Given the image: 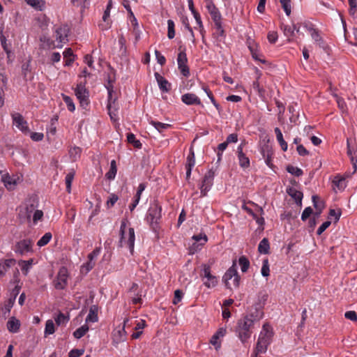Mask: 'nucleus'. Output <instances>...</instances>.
Wrapping results in <instances>:
<instances>
[{"instance_id":"nucleus-1","label":"nucleus","mask_w":357,"mask_h":357,"mask_svg":"<svg viewBox=\"0 0 357 357\" xmlns=\"http://www.w3.org/2000/svg\"><path fill=\"white\" fill-rule=\"evenodd\" d=\"M255 324L248 317H243L237 321L235 333L242 343H245L250 338Z\"/></svg>"},{"instance_id":"nucleus-2","label":"nucleus","mask_w":357,"mask_h":357,"mask_svg":"<svg viewBox=\"0 0 357 357\" xmlns=\"http://www.w3.org/2000/svg\"><path fill=\"white\" fill-rule=\"evenodd\" d=\"M273 335V333L271 326L267 323L264 324L257 342L255 348L256 356L259 354H264L266 351L268 346L272 341Z\"/></svg>"},{"instance_id":"nucleus-3","label":"nucleus","mask_w":357,"mask_h":357,"mask_svg":"<svg viewBox=\"0 0 357 357\" xmlns=\"http://www.w3.org/2000/svg\"><path fill=\"white\" fill-rule=\"evenodd\" d=\"M162 207L158 200H154L150 205L146 216V220L155 231L158 229L159 221L162 218Z\"/></svg>"},{"instance_id":"nucleus-4","label":"nucleus","mask_w":357,"mask_h":357,"mask_svg":"<svg viewBox=\"0 0 357 357\" xmlns=\"http://www.w3.org/2000/svg\"><path fill=\"white\" fill-rule=\"evenodd\" d=\"M241 278L237 272L236 261H233L232 266L226 271L222 277V281L226 288L231 289L232 286L238 287Z\"/></svg>"},{"instance_id":"nucleus-5","label":"nucleus","mask_w":357,"mask_h":357,"mask_svg":"<svg viewBox=\"0 0 357 357\" xmlns=\"http://www.w3.org/2000/svg\"><path fill=\"white\" fill-rule=\"evenodd\" d=\"M75 93L79 100L81 107L85 108L89 103V92L85 87V82L77 84Z\"/></svg>"},{"instance_id":"nucleus-6","label":"nucleus","mask_w":357,"mask_h":357,"mask_svg":"<svg viewBox=\"0 0 357 357\" xmlns=\"http://www.w3.org/2000/svg\"><path fill=\"white\" fill-rule=\"evenodd\" d=\"M215 176V170L213 169H209L204 176L202 185L200 187L201 196L205 197L206 193L213 185V179Z\"/></svg>"},{"instance_id":"nucleus-7","label":"nucleus","mask_w":357,"mask_h":357,"mask_svg":"<svg viewBox=\"0 0 357 357\" xmlns=\"http://www.w3.org/2000/svg\"><path fill=\"white\" fill-rule=\"evenodd\" d=\"M13 250L15 253L23 255L32 250V241L31 239H23L16 243Z\"/></svg>"},{"instance_id":"nucleus-8","label":"nucleus","mask_w":357,"mask_h":357,"mask_svg":"<svg viewBox=\"0 0 357 357\" xmlns=\"http://www.w3.org/2000/svg\"><path fill=\"white\" fill-rule=\"evenodd\" d=\"M188 59L185 51H181L178 53L177 57L178 68L181 73L188 77L190 75V69L187 65Z\"/></svg>"},{"instance_id":"nucleus-9","label":"nucleus","mask_w":357,"mask_h":357,"mask_svg":"<svg viewBox=\"0 0 357 357\" xmlns=\"http://www.w3.org/2000/svg\"><path fill=\"white\" fill-rule=\"evenodd\" d=\"M68 271L65 267H61L56 276V280L54 282V287L56 289H63L67 285Z\"/></svg>"},{"instance_id":"nucleus-10","label":"nucleus","mask_w":357,"mask_h":357,"mask_svg":"<svg viewBox=\"0 0 357 357\" xmlns=\"http://www.w3.org/2000/svg\"><path fill=\"white\" fill-rule=\"evenodd\" d=\"M204 274L202 275L204 278L207 279V281L204 282V284L208 288L214 287L218 284L217 278L211 273V267L209 265H203Z\"/></svg>"},{"instance_id":"nucleus-11","label":"nucleus","mask_w":357,"mask_h":357,"mask_svg":"<svg viewBox=\"0 0 357 357\" xmlns=\"http://www.w3.org/2000/svg\"><path fill=\"white\" fill-rule=\"evenodd\" d=\"M264 312L260 305L257 304L252 307L250 312L245 315V317H248L250 321H253L254 324H258L259 321L263 318Z\"/></svg>"},{"instance_id":"nucleus-12","label":"nucleus","mask_w":357,"mask_h":357,"mask_svg":"<svg viewBox=\"0 0 357 357\" xmlns=\"http://www.w3.org/2000/svg\"><path fill=\"white\" fill-rule=\"evenodd\" d=\"M129 319L126 318L123 321V326L121 328H116L112 334L113 342L116 344H119L123 342L126 339V331L125 327L128 322Z\"/></svg>"},{"instance_id":"nucleus-13","label":"nucleus","mask_w":357,"mask_h":357,"mask_svg":"<svg viewBox=\"0 0 357 357\" xmlns=\"http://www.w3.org/2000/svg\"><path fill=\"white\" fill-rule=\"evenodd\" d=\"M13 123L15 126L23 132L26 133L29 132L27 126V122L24 119L22 114L20 113H15L12 114Z\"/></svg>"},{"instance_id":"nucleus-14","label":"nucleus","mask_w":357,"mask_h":357,"mask_svg":"<svg viewBox=\"0 0 357 357\" xmlns=\"http://www.w3.org/2000/svg\"><path fill=\"white\" fill-rule=\"evenodd\" d=\"M108 67L110 70V73H109L107 75V83L105 84V86L108 92V98H109V99H111V98L113 97L112 96V93H114L113 83L115 82V79H116V78H115L116 71L110 65H109Z\"/></svg>"},{"instance_id":"nucleus-15","label":"nucleus","mask_w":357,"mask_h":357,"mask_svg":"<svg viewBox=\"0 0 357 357\" xmlns=\"http://www.w3.org/2000/svg\"><path fill=\"white\" fill-rule=\"evenodd\" d=\"M117 98L112 97L111 99L108 98V104H107V109L108 114L110 116V119L113 121H116L117 118V108H116V102Z\"/></svg>"},{"instance_id":"nucleus-16","label":"nucleus","mask_w":357,"mask_h":357,"mask_svg":"<svg viewBox=\"0 0 357 357\" xmlns=\"http://www.w3.org/2000/svg\"><path fill=\"white\" fill-rule=\"evenodd\" d=\"M154 75L160 89L164 93H168L171 90V84L160 73H155Z\"/></svg>"},{"instance_id":"nucleus-17","label":"nucleus","mask_w":357,"mask_h":357,"mask_svg":"<svg viewBox=\"0 0 357 357\" xmlns=\"http://www.w3.org/2000/svg\"><path fill=\"white\" fill-rule=\"evenodd\" d=\"M245 143H241L237 149L238 158L239 165L243 168H248L250 167V160L243 151V147Z\"/></svg>"},{"instance_id":"nucleus-18","label":"nucleus","mask_w":357,"mask_h":357,"mask_svg":"<svg viewBox=\"0 0 357 357\" xmlns=\"http://www.w3.org/2000/svg\"><path fill=\"white\" fill-rule=\"evenodd\" d=\"M183 102L188 105H201V100L194 93H185L181 96Z\"/></svg>"},{"instance_id":"nucleus-19","label":"nucleus","mask_w":357,"mask_h":357,"mask_svg":"<svg viewBox=\"0 0 357 357\" xmlns=\"http://www.w3.org/2000/svg\"><path fill=\"white\" fill-rule=\"evenodd\" d=\"M206 8L214 22L221 20V15L212 1L207 2Z\"/></svg>"},{"instance_id":"nucleus-20","label":"nucleus","mask_w":357,"mask_h":357,"mask_svg":"<svg viewBox=\"0 0 357 357\" xmlns=\"http://www.w3.org/2000/svg\"><path fill=\"white\" fill-rule=\"evenodd\" d=\"M263 158L265 159L266 164L271 168L273 167L272 163V155L273 151L271 148L268 145H264L261 150Z\"/></svg>"},{"instance_id":"nucleus-21","label":"nucleus","mask_w":357,"mask_h":357,"mask_svg":"<svg viewBox=\"0 0 357 357\" xmlns=\"http://www.w3.org/2000/svg\"><path fill=\"white\" fill-rule=\"evenodd\" d=\"M287 192L291 197L298 206L302 205V199L303 194L302 192L297 190L294 188L289 187L287 189Z\"/></svg>"},{"instance_id":"nucleus-22","label":"nucleus","mask_w":357,"mask_h":357,"mask_svg":"<svg viewBox=\"0 0 357 357\" xmlns=\"http://www.w3.org/2000/svg\"><path fill=\"white\" fill-rule=\"evenodd\" d=\"M69 29L67 26H60L56 29V40L59 43H63L67 40Z\"/></svg>"},{"instance_id":"nucleus-23","label":"nucleus","mask_w":357,"mask_h":357,"mask_svg":"<svg viewBox=\"0 0 357 357\" xmlns=\"http://www.w3.org/2000/svg\"><path fill=\"white\" fill-rule=\"evenodd\" d=\"M15 264L16 260L15 259H8L0 261V277L3 276L8 269L15 266Z\"/></svg>"},{"instance_id":"nucleus-24","label":"nucleus","mask_w":357,"mask_h":357,"mask_svg":"<svg viewBox=\"0 0 357 357\" xmlns=\"http://www.w3.org/2000/svg\"><path fill=\"white\" fill-rule=\"evenodd\" d=\"M20 327V321L15 317H12L7 322V328L10 333H17Z\"/></svg>"},{"instance_id":"nucleus-25","label":"nucleus","mask_w":357,"mask_h":357,"mask_svg":"<svg viewBox=\"0 0 357 357\" xmlns=\"http://www.w3.org/2000/svg\"><path fill=\"white\" fill-rule=\"evenodd\" d=\"M98 307L96 305L91 306L89 313L86 317V321L96 322L98 320Z\"/></svg>"},{"instance_id":"nucleus-26","label":"nucleus","mask_w":357,"mask_h":357,"mask_svg":"<svg viewBox=\"0 0 357 357\" xmlns=\"http://www.w3.org/2000/svg\"><path fill=\"white\" fill-rule=\"evenodd\" d=\"M270 249V244L267 238H264L259 243L258 246V251L261 254H268Z\"/></svg>"},{"instance_id":"nucleus-27","label":"nucleus","mask_w":357,"mask_h":357,"mask_svg":"<svg viewBox=\"0 0 357 357\" xmlns=\"http://www.w3.org/2000/svg\"><path fill=\"white\" fill-rule=\"evenodd\" d=\"M275 133L276 135L277 140L278 141L282 151H286L287 150V143L284 141L283 138L282 133L279 128H275Z\"/></svg>"},{"instance_id":"nucleus-28","label":"nucleus","mask_w":357,"mask_h":357,"mask_svg":"<svg viewBox=\"0 0 357 357\" xmlns=\"http://www.w3.org/2000/svg\"><path fill=\"white\" fill-rule=\"evenodd\" d=\"M116 172H117L116 162L115 160H112L110 162V169L106 173L105 177L108 180H113V179H114V178L116 176Z\"/></svg>"},{"instance_id":"nucleus-29","label":"nucleus","mask_w":357,"mask_h":357,"mask_svg":"<svg viewBox=\"0 0 357 357\" xmlns=\"http://www.w3.org/2000/svg\"><path fill=\"white\" fill-rule=\"evenodd\" d=\"M135 239V230L133 228L130 227L129 228V237L127 241V245L132 255L134 252Z\"/></svg>"},{"instance_id":"nucleus-30","label":"nucleus","mask_w":357,"mask_h":357,"mask_svg":"<svg viewBox=\"0 0 357 357\" xmlns=\"http://www.w3.org/2000/svg\"><path fill=\"white\" fill-rule=\"evenodd\" d=\"M89 328L87 324H84L81 327L76 329L73 333V336L76 339H80L82 337L86 332L89 331Z\"/></svg>"},{"instance_id":"nucleus-31","label":"nucleus","mask_w":357,"mask_h":357,"mask_svg":"<svg viewBox=\"0 0 357 357\" xmlns=\"http://www.w3.org/2000/svg\"><path fill=\"white\" fill-rule=\"evenodd\" d=\"M281 29L283 30L284 34L288 38V40L291 41V38L294 36L293 26L282 24Z\"/></svg>"},{"instance_id":"nucleus-32","label":"nucleus","mask_w":357,"mask_h":357,"mask_svg":"<svg viewBox=\"0 0 357 357\" xmlns=\"http://www.w3.org/2000/svg\"><path fill=\"white\" fill-rule=\"evenodd\" d=\"M238 263L241 266V269L243 273L247 272L250 267V261L245 256H241L238 259Z\"/></svg>"},{"instance_id":"nucleus-33","label":"nucleus","mask_w":357,"mask_h":357,"mask_svg":"<svg viewBox=\"0 0 357 357\" xmlns=\"http://www.w3.org/2000/svg\"><path fill=\"white\" fill-rule=\"evenodd\" d=\"M1 181L8 190H12L13 185L15 184V181L8 174L2 176Z\"/></svg>"},{"instance_id":"nucleus-34","label":"nucleus","mask_w":357,"mask_h":357,"mask_svg":"<svg viewBox=\"0 0 357 357\" xmlns=\"http://www.w3.org/2000/svg\"><path fill=\"white\" fill-rule=\"evenodd\" d=\"M347 154L350 156L351 162L353 165L354 172L355 173L357 170V158L352 155V151L350 146L349 140L347 139Z\"/></svg>"},{"instance_id":"nucleus-35","label":"nucleus","mask_w":357,"mask_h":357,"mask_svg":"<svg viewBox=\"0 0 357 357\" xmlns=\"http://www.w3.org/2000/svg\"><path fill=\"white\" fill-rule=\"evenodd\" d=\"M75 176V172L72 170L66 176L65 181L66 185V191L70 193L71 192V185Z\"/></svg>"},{"instance_id":"nucleus-36","label":"nucleus","mask_w":357,"mask_h":357,"mask_svg":"<svg viewBox=\"0 0 357 357\" xmlns=\"http://www.w3.org/2000/svg\"><path fill=\"white\" fill-rule=\"evenodd\" d=\"M286 170L291 174L294 175L296 176H301L303 175V172L301 169L294 167L293 165H289L286 167Z\"/></svg>"},{"instance_id":"nucleus-37","label":"nucleus","mask_w":357,"mask_h":357,"mask_svg":"<svg viewBox=\"0 0 357 357\" xmlns=\"http://www.w3.org/2000/svg\"><path fill=\"white\" fill-rule=\"evenodd\" d=\"M127 140L128 142L132 144L134 146V147L137 149L142 148V143L139 142V140L136 139L135 135L134 134L128 133L127 135Z\"/></svg>"},{"instance_id":"nucleus-38","label":"nucleus","mask_w":357,"mask_h":357,"mask_svg":"<svg viewBox=\"0 0 357 357\" xmlns=\"http://www.w3.org/2000/svg\"><path fill=\"white\" fill-rule=\"evenodd\" d=\"M52 235L50 232L45 233L40 239L37 242V245L43 247L47 245L51 240Z\"/></svg>"},{"instance_id":"nucleus-39","label":"nucleus","mask_w":357,"mask_h":357,"mask_svg":"<svg viewBox=\"0 0 357 357\" xmlns=\"http://www.w3.org/2000/svg\"><path fill=\"white\" fill-rule=\"evenodd\" d=\"M69 321V317L65 315L62 312H59L56 317H55V322L57 326L63 325L66 324Z\"/></svg>"},{"instance_id":"nucleus-40","label":"nucleus","mask_w":357,"mask_h":357,"mask_svg":"<svg viewBox=\"0 0 357 357\" xmlns=\"http://www.w3.org/2000/svg\"><path fill=\"white\" fill-rule=\"evenodd\" d=\"M151 124L154 126V128L158 130L160 132H162L164 130H166L171 127V125L167 123H163L159 121H151Z\"/></svg>"},{"instance_id":"nucleus-41","label":"nucleus","mask_w":357,"mask_h":357,"mask_svg":"<svg viewBox=\"0 0 357 357\" xmlns=\"http://www.w3.org/2000/svg\"><path fill=\"white\" fill-rule=\"evenodd\" d=\"M333 184L340 190L346 188L345 178L336 176L333 181Z\"/></svg>"},{"instance_id":"nucleus-42","label":"nucleus","mask_w":357,"mask_h":357,"mask_svg":"<svg viewBox=\"0 0 357 357\" xmlns=\"http://www.w3.org/2000/svg\"><path fill=\"white\" fill-rule=\"evenodd\" d=\"M167 37L172 39L175 36L174 22L172 20H167Z\"/></svg>"},{"instance_id":"nucleus-43","label":"nucleus","mask_w":357,"mask_h":357,"mask_svg":"<svg viewBox=\"0 0 357 357\" xmlns=\"http://www.w3.org/2000/svg\"><path fill=\"white\" fill-rule=\"evenodd\" d=\"M32 262H33V259H29L28 261L20 260L19 261V264L21 266L22 271L25 275L27 274V272H28L31 265L32 264Z\"/></svg>"},{"instance_id":"nucleus-44","label":"nucleus","mask_w":357,"mask_h":357,"mask_svg":"<svg viewBox=\"0 0 357 357\" xmlns=\"http://www.w3.org/2000/svg\"><path fill=\"white\" fill-rule=\"evenodd\" d=\"M55 332L54 324L52 320L49 319L46 321L45 334L51 335Z\"/></svg>"},{"instance_id":"nucleus-45","label":"nucleus","mask_w":357,"mask_h":357,"mask_svg":"<svg viewBox=\"0 0 357 357\" xmlns=\"http://www.w3.org/2000/svg\"><path fill=\"white\" fill-rule=\"evenodd\" d=\"M281 6L284 9L286 15L287 16L290 15L291 10V0H280Z\"/></svg>"},{"instance_id":"nucleus-46","label":"nucleus","mask_w":357,"mask_h":357,"mask_svg":"<svg viewBox=\"0 0 357 357\" xmlns=\"http://www.w3.org/2000/svg\"><path fill=\"white\" fill-rule=\"evenodd\" d=\"M63 99L65 103L67 105L68 109L70 112H73L75 109V104L73 101V99L66 95H63Z\"/></svg>"},{"instance_id":"nucleus-47","label":"nucleus","mask_w":357,"mask_h":357,"mask_svg":"<svg viewBox=\"0 0 357 357\" xmlns=\"http://www.w3.org/2000/svg\"><path fill=\"white\" fill-rule=\"evenodd\" d=\"M126 219H124L121 221V227H120V241H119V247L123 246V240L124 238L125 229L126 227Z\"/></svg>"},{"instance_id":"nucleus-48","label":"nucleus","mask_w":357,"mask_h":357,"mask_svg":"<svg viewBox=\"0 0 357 357\" xmlns=\"http://www.w3.org/2000/svg\"><path fill=\"white\" fill-rule=\"evenodd\" d=\"M261 275L264 277H268L270 274L269 264L268 259L263 261V264L261 270Z\"/></svg>"},{"instance_id":"nucleus-49","label":"nucleus","mask_w":357,"mask_h":357,"mask_svg":"<svg viewBox=\"0 0 357 357\" xmlns=\"http://www.w3.org/2000/svg\"><path fill=\"white\" fill-rule=\"evenodd\" d=\"M204 245V243H197L194 242L189 248V253L190 254H195V252H198L202 249L203 245Z\"/></svg>"},{"instance_id":"nucleus-50","label":"nucleus","mask_w":357,"mask_h":357,"mask_svg":"<svg viewBox=\"0 0 357 357\" xmlns=\"http://www.w3.org/2000/svg\"><path fill=\"white\" fill-rule=\"evenodd\" d=\"M349 9V13L350 15L354 17L355 14L357 12V3L356 0H348Z\"/></svg>"},{"instance_id":"nucleus-51","label":"nucleus","mask_w":357,"mask_h":357,"mask_svg":"<svg viewBox=\"0 0 357 357\" xmlns=\"http://www.w3.org/2000/svg\"><path fill=\"white\" fill-rule=\"evenodd\" d=\"M192 238L197 243H204V244L208 241V237L205 234H199L197 235H194Z\"/></svg>"},{"instance_id":"nucleus-52","label":"nucleus","mask_w":357,"mask_h":357,"mask_svg":"<svg viewBox=\"0 0 357 357\" xmlns=\"http://www.w3.org/2000/svg\"><path fill=\"white\" fill-rule=\"evenodd\" d=\"M215 28L216 29V34L218 36H225V30L222 26L221 20L214 22Z\"/></svg>"},{"instance_id":"nucleus-53","label":"nucleus","mask_w":357,"mask_h":357,"mask_svg":"<svg viewBox=\"0 0 357 357\" xmlns=\"http://www.w3.org/2000/svg\"><path fill=\"white\" fill-rule=\"evenodd\" d=\"M27 4L31 6L32 7L38 9L40 10H42V6H43V3L40 0H25Z\"/></svg>"},{"instance_id":"nucleus-54","label":"nucleus","mask_w":357,"mask_h":357,"mask_svg":"<svg viewBox=\"0 0 357 357\" xmlns=\"http://www.w3.org/2000/svg\"><path fill=\"white\" fill-rule=\"evenodd\" d=\"M312 214H313L312 208L310 206L306 207L302 213L301 220L305 221Z\"/></svg>"},{"instance_id":"nucleus-55","label":"nucleus","mask_w":357,"mask_h":357,"mask_svg":"<svg viewBox=\"0 0 357 357\" xmlns=\"http://www.w3.org/2000/svg\"><path fill=\"white\" fill-rule=\"evenodd\" d=\"M183 293L181 289H176L174 291V296L172 301L173 304L176 305L183 298Z\"/></svg>"},{"instance_id":"nucleus-56","label":"nucleus","mask_w":357,"mask_h":357,"mask_svg":"<svg viewBox=\"0 0 357 357\" xmlns=\"http://www.w3.org/2000/svg\"><path fill=\"white\" fill-rule=\"evenodd\" d=\"M309 31L311 33L312 38L316 41L319 42L322 40L321 37L319 36V32L317 29L313 27H309Z\"/></svg>"},{"instance_id":"nucleus-57","label":"nucleus","mask_w":357,"mask_h":357,"mask_svg":"<svg viewBox=\"0 0 357 357\" xmlns=\"http://www.w3.org/2000/svg\"><path fill=\"white\" fill-rule=\"evenodd\" d=\"M80 153L81 149L79 147H74L69 151L70 155L74 161L76 160L77 158L79 156Z\"/></svg>"},{"instance_id":"nucleus-58","label":"nucleus","mask_w":357,"mask_h":357,"mask_svg":"<svg viewBox=\"0 0 357 357\" xmlns=\"http://www.w3.org/2000/svg\"><path fill=\"white\" fill-rule=\"evenodd\" d=\"M278 38V33L276 31H269L267 36V38L269 43L273 44L275 43Z\"/></svg>"},{"instance_id":"nucleus-59","label":"nucleus","mask_w":357,"mask_h":357,"mask_svg":"<svg viewBox=\"0 0 357 357\" xmlns=\"http://www.w3.org/2000/svg\"><path fill=\"white\" fill-rule=\"evenodd\" d=\"M155 55L158 63L159 64H160V66L165 65V61H166L165 57L163 55H162L161 53L158 50H155Z\"/></svg>"},{"instance_id":"nucleus-60","label":"nucleus","mask_w":357,"mask_h":357,"mask_svg":"<svg viewBox=\"0 0 357 357\" xmlns=\"http://www.w3.org/2000/svg\"><path fill=\"white\" fill-rule=\"evenodd\" d=\"M84 349H74L69 352L68 357H79L84 354Z\"/></svg>"},{"instance_id":"nucleus-61","label":"nucleus","mask_w":357,"mask_h":357,"mask_svg":"<svg viewBox=\"0 0 357 357\" xmlns=\"http://www.w3.org/2000/svg\"><path fill=\"white\" fill-rule=\"evenodd\" d=\"M118 199H119V197L116 195L112 194L109 196V199L107 201V206L108 207L113 206L115 204V203L117 202Z\"/></svg>"},{"instance_id":"nucleus-62","label":"nucleus","mask_w":357,"mask_h":357,"mask_svg":"<svg viewBox=\"0 0 357 357\" xmlns=\"http://www.w3.org/2000/svg\"><path fill=\"white\" fill-rule=\"evenodd\" d=\"M331 224V222L328 220L322 223L317 231V235H321Z\"/></svg>"},{"instance_id":"nucleus-63","label":"nucleus","mask_w":357,"mask_h":357,"mask_svg":"<svg viewBox=\"0 0 357 357\" xmlns=\"http://www.w3.org/2000/svg\"><path fill=\"white\" fill-rule=\"evenodd\" d=\"M31 138L33 141H35V142H40V141H42L43 137H44V135L43 133L42 132H31Z\"/></svg>"},{"instance_id":"nucleus-64","label":"nucleus","mask_w":357,"mask_h":357,"mask_svg":"<svg viewBox=\"0 0 357 357\" xmlns=\"http://www.w3.org/2000/svg\"><path fill=\"white\" fill-rule=\"evenodd\" d=\"M344 317L351 321H357V314L355 311H347L344 314Z\"/></svg>"}]
</instances>
